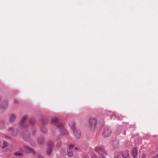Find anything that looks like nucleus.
Here are the masks:
<instances>
[{
    "label": "nucleus",
    "instance_id": "cd10ccee",
    "mask_svg": "<svg viewBox=\"0 0 158 158\" xmlns=\"http://www.w3.org/2000/svg\"><path fill=\"white\" fill-rule=\"evenodd\" d=\"M38 158H43V157L41 156H39L38 157Z\"/></svg>",
    "mask_w": 158,
    "mask_h": 158
},
{
    "label": "nucleus",
    "instance_id": "f8f14e48",
    "mask_svg": "<svg viewBox=\"0 0 158 158\" xmlns=\"http://www.w3.org/2000/svg\"><path fill=\"white\" fill-rule=\"evenodd\" d=\"M123 153L121 152H116L114 154V158H121Z\"/></svg>",
    "mask_w": 158,
    "mask_h": 158
},
{
    "label": "nucleus",
    "instance_id": "ddd939ff",
    "mask_svg": "<svg viewBox=\"0 0 158 158\" xmlns=\"http://www.w3.org/2000/svg\"><path fill=\"white\" fill-rule=\"evenodd\" d=\"M9 121L11 122H13L16 119V116L14 114H11L9 117Z\"/></svg>",
    "mask_w": 158,
    "mask_h": 158
},
{
    "label": "nucleus",
    "instance_id": "f257e3e1",
    "mask_svg": "<svg viewBox=\"0 0 158 158\" xmlns=\"http://www.w3.org/2000/svg\"><path fill=\"white\" fill-rule=\"evenodd\" d=\"M34 123L33 119H28L27 116H24L23 117L21 120L20 125L21 127L24 128L29 127L31 125L33 124Z\"/></svg>",
    "mask_w": 158,
    "mask_h": 158
},
{
    "label": "nucleus",
    "instance_id": "423d86ee",
    "mask_svg": "<svg viewBox=\"0 0 158 158\" xmlns=\"http://www.w3.org/2000/svg\"><path fill=\"white\" fill-rule=\"evenodd\" d=\"M2 148L4 149V151L7 152L10 151L12 148V146L11 145L8 144L6 142L3 141Z\"/></svg>",
    "mask_w": 158,
    "mask_h": 158
},
{
    "label": "nucleus",
    "instance_id": "1a4fd4ad",
    "mask_svg": "<svg viewBox=\"0 0 158 158\" xmlns=\"http://www.w3.org/2000/svg\"><path fill=\"white\" fill-rule=\"evenodd\" d=\"M74 147L73 144H71L69 146L67 149V153L69 156L72 157L73 156V152L72 148Z\"/></svg>",
    "mask_w": 158,
    "mask_h": 158
},
{
    "label": "nucleus",
    "instance_id": "b1692460",
    "mask_svg": "<svg viewBox=\"0 0 158 158\" xmlns=\"http://www.w3.org/2000/svg\"><path fill=\"white\" fill-rule=\"evenodd\" d=\"M46 131V129L45 128H43L41 129V131L43 132H44Z\"/></svg>",
    "mask_w": 158,
    "mask_h": 158
},
{
    "label": "nucleus",
    "instance_id": "c756f323",
    "mask_svg": "<svg viewBox=\"0 0 158 158\" xmlns=\"http://www.w3.org/2000/svg\"><path fill=\"white\" fill-rule=\"evenodd\" d=\"M1 98L0 97V104H1Z\"/></svg>",
    "mask_w": 158,
    "mask_h": 158
},
{
    "label": "nucleus",
    "instance_id": "7c9ffc66",
    "mask_svg": "<svg viewBox=\"0 0 158 158\" xmlns=\"http://www.w3.org/2000/svg\"><path fill=\"white\" fill-rule=\"evenodd\" d=\"M23 137L24 138H25V137H24V136H23Z\"/></svg>",
    "mask_w": 158,
    "mask_h": 158
},
{
    "label": "nucleus",
    "instance_id": "6ab92c4d",
    "mask_svg": "<svg viewBox=\"0 0 158 158\" xmlns=\"http://www.w3.org/2000/svg\"><path fill=\"white\" fill-rule=\"evenodd\" d=\"M70 126L71 129L74 130L75 129V124L74 122H72L69 124Z\"/></svg>",
    "mask_w": 158,
    "mask_h": 158
},
{
    "label": "nucleus",
    "instance_id": "412c9836",
    "mask_svg": "<svg viewBox=\"0 0 158 158\" xmlns=\"http://www.w3.org/2000/svg\"><path fill=\"white\" fill-rule=\"evenodd\" d=\"M62 142H59L57 143L56 144V146L58 147L62 145Z\"/></svg>",
    "mask_w": 158,
    "mask_h": 158
},
{
    "label": "nucleus",
    "instance_id": "5701e85b",
    "mask_svg": "<svg viewBox=\"0 0 158 158\" xmlns=\"http://www.w3.org/2000/svg\"><path fill=\"white\" fill-rule=\"evenodd\" d=\"M92 158H98V157L95 155L93 154L92 156Z\"/></svg>",
    "mask_w": 158,
    "mask_h": 158
},
{
    "label": "nucleus",
    "instance_id": "aec40b11",
    "mask_svg": "<svg viewBox=\"0 0 158 158\" xmlns=\"http://www.w3.org/2000/svg\"><path fill=\"white\" fill-rule=\"evenodd\" d=\"M38 142L39 144H42L43 142V138L42 137H40L38 139Z\"/></svg>",
    "mask_w": 158,
    "mask_h": 158
},
{
    "label": "nucleus",
    "instance_id": "4468645a",
    "mask_svg": "<svg viewBox=\"0 0 158 158\" xmlns=\"http://www.w3.org/2000/svg\"><path fill=\"white\" fill-rule=\"evenodd\" d=\"M24 149L25 151L27 152L32 153L34 152L32 149L31 148L27 146H25L24 148Z\"/></svg>",
    "mask_w": 158,
    "mask_h": 158
},
{
    "label": "nucleus",
    "instance_id": "bb28decb",
    "mask_svg": "<svg viewBox=\"0 0 158 158\" xmlns=\"http://www.w3.org/2000/svg\"><path fill=\"white\" fill-rule=\"evenodd\" d=\"M152 158H158V154L155 155L154 157H153Z\"/></svg>",
    "mask_w": 158,
    "mask_h": 158
},
{
    "label": "nucleus",
    "instance_id": "f3484780",
    "mask_svg": "<svg viewBox=\"0 0 158 158\" xmlns=\"http://www.w3.org/2000/svg\"><path fill=\"white\" fill-rule=\"evenodd\" d=\"M8 106L7 102H1L0 104V108H6Z\"/></svg>",
    "mask_w": 158,
    "mask_h": 158
},
{
    "label": "nucleus",
    "instance_id": "9d476101",
    "mask_svg": "<svg viewBox=\"0 0 158 158\" xmlns=\"http://www.w3.org/2000/svg\"><path fill=\"white\" fill-rule=\"evenodd\" d=\"M8 132L13 136L16 135L18 133V131L15 129H14L12 127H9L8 128Z\"/></svg>",
    "mask_w": 158,
    "mask_h": 158
},
{
    "label": "nucleus",
    "instance_id": "6e6552de",
    "mask_svg": "<svg viewBox=\"0 0 158 158\" xmlns=\"http://www.w3.org/2000/svg\"><path fill=\"white\" fill-rule=\"evenodd\" d=\"M110 144L114 148H117L119 147V143L118 141L115 138H112L111 139Z\"/></svg>",
    "mask_w": 158,
    "mask_h": 158
},
{
    "label": "nucleus",
    "instance_id": "4be33fe9",
    "mask_svg": "<svg viewBox=\"0 0 158 158\" xmlns=\"http://www.w3.org/2000/svg\"><path fill=\"white\" fill-rule=\"evenodd\" d=\"M13 102L15 104H17L18 102V101L16 99H15L13 100Z\"/></svg>",
    "mask_w": 158,
    "mask_h": 158
},
{
    "label": "nucleus",
    "instance_id": "2eb2a0df",
    "mask_svg": "<svg viewBox=\"0 0 158 158\" xmlns=\"http://www.w3.org/2000/svg\"><path fill=\"white\" fill-rule=\"evenodd\" d=\"M132 154L134 158H135L137 156V151L135 148H133L132 150Z\"/></svg>",
    "mask_w": 158,
    "mask_h": 158
},
{
    "label": "nucleus",
    "instance_id": "20e7f679",
    "mask_svg": "<svg viewBox=\"0 0 158 158\" xmlns=\"http://www.w3.org/2000/svg\"><path fill=\"white\" fill-rule=\"evenodd\" d=\"M112 130L110 127L108 126H106L103 130L102 136L104 137H108L111 135Z\"/></svg>",
    "mask_w": 158,
    "mask_h": 158
},
{
    "label": "nucleus",
    "instance_id": "dca6fc26",
    "mask_svg": "<svg viewBox=\"0 0 158 158\" xmlns=\"http://www.w3.org/2000/svg\"><path fill=\"white\" fill-rule=\"evenodd\" d=\"M123 158H129V153L127 151H125L123 153L122 156Z\"/></svg>",
    "mask_w": 158,
    "mask_h": 158
},
{
    "label": "nucleus",
    "instance_id": "39448f33",
    "mask_svg": "<svg viewBox=\"0 0 158 158\" xmlns=\"http://www.w3.org/2000/svg\"><path fill=\"white\" fill-rule=\"evenodd\" d=\"M54 145L53 142L51 141H49L47 146V149L46 150V153L50 156L52 152L53 148Z\"/></svg>",
    "mask_w": 158,
    "mask_h": 158
},
{
    "label": "nucleus",
    "instance_id": "a878e982",
    "mask_svg": "<svg viewBox=\"0 0 158 158\" xmlns=\"http://www.w3.org/2000/svg\"><path fill=\"white\" fill-rule=\"evenodd\" d=\"M99 158H106L104 156V155H100Z\"/></svg>",
    "mask_w": 158,
    "mask_h": 158
},
{
    "label": "nucleus",
    "instance_id": "7ed1b4c3",
    "mask_svg": "<svg viewBox=\"0 0 158 158\" xmlns=\"http://www.w3.org/2000/svg\"><path fill=\"white\" fill-rule=\"evenodd\" d=\"M94 149L95 151L99 155L107 154V151L103 147L98 146L95 147Z\"/></svg>",
    "mask_w": 158,
    "mask_h": 158
},
{
    "label": "nucleus",
    "instance_id": "9b49d317",
    "mask_svg": "<svg viewBox=\"0 0 158 158\" xmlns=\"http://www.w3.org/2000/svg\"><path fill=\"white\" fill-rule=\"evenodd\" d=\"M74 134L77 138L79 139L80 138L81 136V132L79 130H77L74 131Z\"/></svg>",
    "mask_w": 158,
    "mask_h": 158
},
{
    "label": "nucleus",
    "instance_id": "c85d7f7f",
    "mask_svg": "<svg viewBox=\"0 0 158 158\" xmlns=\"http://www.w3.org/2000/svg\"><path fill=\"white\" fill-rule=\"evenodd\" d=\"M75 150H78V148L77 147H76L75 148Z\"/></svg>",
    "mask_w": 158,
    "mask_h": 158
},
{
    "label": "nucleus",
    "instance_id": "393cba45",
    "mask_svg": "<svg viewBox=\"0 0 158 158\" xmlns=\"http://www.w3.org/2000/svg\"><path fill=\"white\" fill-rule=\"evenodd\" d=\"M141 158H146L145 155L144 154H142L141 155Z\"/></svg>",
    "mask_w": 158,
    "mask_h": 158
},
{
    "label": "nucleus",
    "instance_id": "a211bd4d",
    "mask_svg": "<svg viewBox=\"0 0 158 158\" xmlns=\"http://www.w3.org/2000/svg\"><path fill=\"white\" fill-rule=\"evenodd\" d=\"M14 155L16 156L15 157H13L12 158H22L21 157L18 158V156H21V154L19 152H15L14 154Z\"/></svg>",
    "mask_w": 158,
    "mask_h": 158
},
{
    "label": "nucleus",
    "instance_id": "0eeeda50",
    "mask_svg": "<svg viewBox=\"0 0 158 158\" xmlns=\"http://www.w3.org/2000/svg\"><path fill=\"white\" fill-rule=\"evenodd\" d=\"M89 126L91 128L94 129L96 126L97 120L95 118H91L89 120Z\"/></svg>",
    "mask_w": 158,
    "mask_h": 158
},
{
    "label": "nucleus",
    "instance_id": "f03ea898",
    "mask_svg": "<svg viewBox=\"0 0 158 158\" xmlns=\"http://www.w3.org/2000/svg\"><path fill=\"white\" fill-rule=\"evenodd\" d=\"M52 122L54 124L57 126L60 129V131L62 135L67 134V132L64 129L63 124L58 122V119L56 117H55L53 118L52 120Z\"/></svg>",
    "mask_w": 158,
    "mask_h": 158
}]
</instances>
